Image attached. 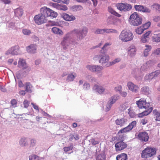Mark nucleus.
<instances>
[{
    "mask_svg": "<svg viewBox=\"0 0 160 160\" xmlns=\"http://www.w3.org/2000/svg\"><path fill=\"white\" fill-rule=\"evenodd\" d=\"M29 160H40L41 158L36 155H32L29 157Z\"/></svg>",
    "mask_w": 160,
    "mask_h": 160,
    "instance_id": "c03bdc74",
    "label": "nucleus"
},
{
    "mask_svg": "<svg viewBox=\"0 0 160 160\" xmlns=\"http://www.w3.org/2000/svg\"><path fill=\"white\" fill-rule=\"evenodd\" d=\"M134 7L137 11L145 13H150L151 12L150 9L142 5H134Z\"/></svg>",
    "mask_w": 160,
    "mask_h": 160,
    "instance_id": "2eb2a0df",
    "label": "nucleus"
},
{
    "mask_svg": "<svg viewBox=\"0 0 160 160\" xmlns=\"http://www.w3.org/2000/svg\"><path fill=\"white\" fill-rule=\"evenodd\" d=\"M151 73L153 78L154 77H157L159 74H160V70H158Z\"/></svg>",
    "mask_w": 160,
    "mask_h": 160,
    "instance_id": "3c124183",
    "label": "nucleus"
},
{
    "mask_svg": "<svg viewBox=\"0 0 160 160\" xmlns=\"http://www.w3.org/2000/svg\"><path fill=\"white\" fill-rule=\"evenodd\" d=\"M19 53V47L17 45L12 47L7 52V54H11L12 55H17Z\"/></svg>",
    "mask_w": 160,
    "mask_h": 160,
    "instance_id": "f3484780",
    "label": "nucleus"
},
{
    "mask_svg": "<svg viewBox=\"0 0 160 160\" xmlns=\"http://www.w3.org/2000/svg\"><path fill=\"white\" fill-rule=\"evenodd\" d=\"M110 102L109 101H108L107 104L106 105V111L107 112L108 111H109L112 107L113 103H111V102Z\"/></svg>",
    "mask_w": 160,
    "mask_h": 160,
    "instance_id": "de8ad7c7",
    "label": "nucleus"
},
{
    "mask_svg": "<svg viewBox=\"0 0 160 160\" xmlns=\"http://www.w3.org/2000/svg\"><path fill=\"white\" fill-rule=\"evenodd\" d=\"M11 107L12 108H15L17 106V101L15 99H13L11 101Z\"/></svg>",
    "mask_w": 160,
    "mask_h": 160,
    "instance_id": "13d9d810",
    "label": "nucleus"
},
{
    "mask_svg": "<svg viewBox=\"0 0 160 160\" xmlns=\"http://www.w3.org/2000/svg\"><path fill=\"white\" fill-rule=\"evenodd\" d=\"M68 23L66 22L61 21H52L51 22V24L52 26H61L62 24L63 23Z\"/></svg>",
    "mask_w": 160,
    "mask_h": 160,
    "instance_id": "4c0bfd02",
    "label": "nucleus"
},
{
    "mask_svg": "<svg viewBox=\"0 0 160 160\" xmlns=\"http://www.w3.org/2000/svg\"><path fill=\"white\" fill-rule=\"evenodd\" d=\"M73 148V146L71 145L69 147H64L63 148V150L65 152H68L69 151L72 150Z\"/></svg>",
    "mask_w": 160,
    "mask_h": 160,
    "instance_id": "680f3d73",
    "label": "nucleus"
},
{
    "mask_svg": "<svg viewBox=\"0 0 160 160\" xmlns=\"http://www.w3.org/2000/svg\"><path fill=\"white\" fill-rule=\"evenodd\" d=\"M96 160H105V157L103 155H99L97 157Z\"/></svg>",
    "mask_w": 160,
    "mask_h": 160,
    "instance_id": "bf43d9fd",
    "label": "nucleus"
},
{
    "mask_svg": "<svg viewBox=\"0 0 160 160\" xmlns=\"http://www.w3.org/2000/svg\"><path fill=\"white\" fill-rule=\"evenodd\" d=\"M156 153V151L154 149L148 147L142 151V157L145 158L151 157L155 155Z\"/></svg>",
    "mask_w": 160,
    "mask_h": 160,
    "instance_id": "1a4fd4ad",
    "label": "nucleus"
},
{
    "mask_svg": "<svg viewBox=\"0 0 160 160\" xmlns=\"http://www.w3.org/2000/svg\"><path fill=\"white\" fill-rule=\"evenodd\" d=\"M111 44L112 43L111 42L106 43L103 46L102 48V50L101 51V52H104L107 50L109 47L111 46Z\"/></svg>",
    "mask_w": 160,
    "mask_h": 160,
    "instance_id": "f704fd0d",
    "label": "nucleus"
},
{
    "mask_svg": "<svg viewBox=\"0 0 160 160\" xmlns=\"http://www.w3.org/2000/svg\"><path fill=\"white\" fill-rule=\"evenodd\" d=\"M128 113L131 118H133L135 116V114L133 111L132 108L131 107L128 109Z\"/></svg>",
    "mask_w": 160,
    "mask_h": 160,
    "instance_id": "49530a36",
    "label": "nucleus"
},
{
    "mask_svg": "<svg viewBox=\"0 0 160 160\" xmlns=\"http://www.w3.org/2000/svg\"><path fill=\"white\" fill-rule=\"evenodd\" d=\"M104 33L106 32L108 33H117L118 32L117 30L113 29L105 28L104 29Z\"/></svg>",
    "mask_w": 160,
    "mask_h": 160,
    "instance_id": "a19ab883",
    "label": "nucleus"
},
{
    "mask_svg": "<svg viewBox=\"0 0 160 160\" xmlns=\"http://www.w3.org/2000/svg\"><path fill=\"white\" fill-rule=\"evenodd\" d=\"M34 19L35 22L38 25L46 23L48 20L40 13L35 15Z\"/></svg>",
    "mask_w": 160,
    "mask_h": 160,
    "instance_id": "f8f14e48",
    "label": "nucleus"
},
{
    "mask_svg": "<svg viewBox=\"0 0 160 160\" xmlns=\"http://www.w3.org/2000/svg\"><path fill=\"white\" fill-rule=\"evenodd\" d=\"M15 15L17 17H21L23 14V10L21 8H18L14 10Z\"/></svg>",
    "mask_w": 160,
    "mask_h": 160,
    "instance_id": "c756f323",
    "label": "nucleus"
},
{
    "mask_svg": "<svg viewBox=\"0 0 160 160\" xmlns=\"http://www.w3.org/2000/svg\"><path fill=\"white\" fill-rule=\"evenodd\" d=\"M136 103L140 108H143L146 110L138 114V116L139 117L141 118L143 116L148 115L152 110V107H150V103L147 102L146 100L144 99H140L139 101H136Z\"/></svg>",
    "mask_w": 160,
    "mask_h": 160,
    "instance_id": "f257e3e1",
    "label": "nucleus"
},
{
    "mask_svg": "<svg viewBox=\"0 0 160 160\" xmlns=\"http://www.w3.org/2000/svg\"><path fill=\"white\" fill-rule=\"evenodd\" d=\"M61 17L65 21H72L76 19L75 17L72 15H69L66 13H63L61 15Z\"/></svg>",
    "mask_w": 160,
    "mask_h": 160,
    "instance_id": "5701e85b",
    "label": "nucleus"
},
{
    "mask_svg": "<svg viewBox=\"0 0 160 160\" xmlns=\"http://www.w3.org/2000/svg\"><path fill=\"white\" fill-rule=\"evenodd\" d=\"M129 106L128 103L126 102L120 105L119 107V109L120 111H122L126 110Z\"/></svg>",
    "mask_w": 160,
    "mask_h": 160,
    "instance_id": "c9c22d12",
    "label": "nucleus"
},
{
    "mask_svg": "<svg viewBox=\"0 0 160 160\" xmlns=\"http://www.w3.org/2000/svg\"><path fill=\"white\" fill-rule=\"evenodd\" d=\"M145 48L144 51V55L145 57H146L148 56V52L151 50L152 48L151 46H149L148 45H145Z\"/></svg>",
    "mask_w": 160,
    "mask_h": 160,
    "instance_id": "473e14b6",
    "label": "nucleus"
},
{
    "mask_svg": "<svg viewBox=\"0 0 160 160\" xmlns=\"http://www.w3.org/2000/svg\"><path fill=\"white\" fill-rule=\"evenodd\" d=\"M90 88V85L89 83L85 82L83 85V88L85 90H88Z\"/></svg>",
    "mask_w": 160,
    "mask_h": 160,
    "instance_id": "5fc2aeb1",
    "label": "nucleus"
},
{
    "mask_svg": "<svg viewBox=\"0 0 160 160\" xmlns=\"http://www.w3.org/2000/svg\"><path fill=\"white\" fill-rule=\"evenodd\" d=\"M22 32L24 35H28L31 33L30 30L27 29H23L22 30Z\"/></svg>",
    "mask_w": 160,
    "mask_h": 160,
    "instance_id": "8fccbe9b",
    "label": "nucleus"
},
{
    "mask_svg": "<svg viewBox=\"0 0 160 160\" xmlns=\"http://www.w3.org/2000/svg\"><path fill=\"white\" fill-rule=\"evenodd\" d=\"M76 76V74H74V75L72 73H70L68 75L67 80L68 81H73Z\"/></svg>",
    "mask_w": 160,
    "mask_h": 160,
    "instance_id": "ea45409f",
    "label": "nucleus"
},
{
    "mask_svg": "<svg viewBox=\"0 0 160 160\" xmlns=\"http://www.w3.org/2000/svg\"><path fill=\"white\" fill-rule=\"evenodd\" d=\"M18 66L19 68L25 69L27 68L26 61L22 58H20L18 61Z\"/></svg>",
    "mask_w": 160,
    "mask_h": 160,
    "instance_id": "a878e982",
    "label": "nucleus"
},
{
    "mask_svg": "<svg viewBox=\"0 0 160 160\" xmlns=\"http://www.w3.org/2000/svg\"><path fill=\"white\" fill-rule=\"evenodd\" d=\"M50 5L53 8L59 10L66 11L68 10L67 7L64 5L60 4L57 3H54L53 2L50 3Z\"/></svg>",
    "mask_w": 160,
    "mask_h": 160,
    "instance_id": "a211bd4d",
    "label": "nucleus"
},
{
    "mask_svg": "<svg viewBox=\"0 0 160 160\" xmlns=\"http://www.w3.org/2000/svg\"><path fill=\"white\" fill-rule=\"evenodd\" d=\"M32 86L30 83H27L26 84V91L27 92H32Z\"/></svg>",
    "mask_w": 160,
    "mask_h": 160,
    "instance_id": "a18cd8bd",
    "label": "nucleus"
},
{
    "mask_svg": "<svg viewBox=\"0 0 160 160\" xmlns=\"http://www.w3.org/2000/svg\"><path fill=\"white\" fill-rule=\"evenodd\" d=\"M153 20L155 22H158L160 20V17L159 16H156L153 17Z\"/></svg>",
    "mask_w": 160,
    "mask_h": 160,
    "instance_id": "774afa93",
    "label": "nucleus"
},
{
    "mask_svg": "<svg viewBox=\"0 0 160 160\" xmlns=\"http://www.w3.org/2000/svg\"><path fill=\"white\" fill-rule=\"evenodd\" d=\"M87 32L88 29L85 27L75 29L72 31V33L76 35L77 40L78 41H81L86 36Z\"/></svg>",
    "mask_w": 160,
    "mask_h": 160,
    "instance_id": "39448f33",
    "label": "nucleus"
},
{
    "mask_svg": "<svg viewBox=\"0 0 160 160\" xmlns=\"http://www.w3.org/2000/svg\"><path fill=\"white\" fill-rule=\"evenodd\" d=\"M95 33L97 34L104 33V29H98L95 31Z\"/></svg>",
    "mask_w": 160,
    "mask_h": 160,
    "instance_id": "603ef678",
    "label": "nucleus"
},
{
    "mask_svg": "<svg viewBox=\"0 0 160 160\" xmlns=\"http://www.w3.org/2000/svg\"><path fill=\"white\" fill-rule=\"evenodd\" d=\"M151 8L154 10L160 12V5L158 3H155L151 6Z\"/></svg>",
    "mask_w": 160,
    "mask_h": 160,
    "instance_id": "79ce46f5",
    "label": "nucleus"
},
{
    "mask_svg": "<svg viewBox=\"0 0 160 160\" xmlns=\"http://www.w3.org/2000/svg\"><path fill=\"white\" fill-rule=\"evenodd\" d=\"M29 102L27 100H25L23 102L24 107L25 108H27L29 105Z\"/></svg>",
    "mask_w": 160,
    "mask_h": 160,
    "instance_id": "052dcab7",
    "label": "nucleus"
},
{
    "mask_svg": "<svg viewBox=\"0 0 160 160\" xmlns=\"http://www.w3.org/2000/svg\"><path fill=\"white\" fill-rule=\"evenodd\" d=\"M93 59L95 60H98V62L102 64V65H104L105 67H108V62L110 59L109 56L107 54H99L95 56Z\"/></svg>",
    "mask_w": 160,
    "mask_h": 160,
    "instance_id": "423d86ee",
    "label": "nucleus"
},
{
    "mask_svg": "<svg viewBox=\"0 0 160 160\" xmlns=\"http://www.w3.org/2000/svg\"><path fill=\"white\" fill-rule=\"evenodd\" d=\"M127 155L124 153L118 155L116 157L117 160H127Z\"/></svg>",
    "mask_w": 160,
    "mask_h": 160,
    "instance_id": "7c9ffc66",
    "label": "nucleus"
},
{
    "mask_svg": "<svg viewBox=\"0 0 160 160\" xmlns=\"http://www.w3.org/2000/svg\"><path fill=\"white\" fill-rule=\"evenodd\" d=\"M106 22L108 25H116L117 23L116 18L114 16H110L108 17Z\"/></svg>",
    "mask_w": 160,
    "mask_h": 160,
    "instance_id": "393cba45",
    "label": "nucleus"
},
{
    "mask_svg": "<svg viewBox=\"0 0 160 160\" xmlns=\"http://www.w3.org/2000/svg\"><path fill=\"white\" fill-rule=\"evenodd\" d=\"M116 150L117 151L123 150L126 148L127 145L123 141H120L116 143L115 145Z\"/></svg>",
    "mask_w": 160,
    "mask_h": 160,
    "instance_id": "aec40b11",
    "label": "nucleus"
},
{
    "mask_svg": "<svg viewBox=\"0 0 160 160\" xmlns=\"http://www.w3.org/2000/svg\"><path fill=\"white\" fill-rule=\"evenodd\" d=\"M52 31L55 34L62 35L63 33L61 30L56 27H54L52 29Z\"/></svg>",
    "mask_w": 160,
    "mask_h": 160,
    "instance_id": "c85d7f7f",
    "label": "nucleus"
},
{
    "mask_svg": "<svg viewBox=\"0 0 160 160\" xmlns=\"http://www.w3.org/2000/svg\"><path fill=\"white\" fill-rule=\"evenodd\" d=\"M151 25V22H148L147 23H145L144 24H143L142 25V26L143 27V28L145 30L148 28Z\"/></svg>",
    "mask_w": 160,
    "mask_h": 160,
    "instance_id": "864d4df0",
    "label": "nucleus"
},
{
    "mask_svg": "<svg viewBox=\"0 0 160 160\" xmlns=\"http://www.w3.org/2000/svg\"><path fill=\"white\" fill-rule=\"evenodd\" d=\"M127 122L128 120L127 118L124 117L116 119L115 121V122L117 125H118L120 127H122L127 123Z\"/></svg>",
    "mask_w": 160,
    "mask_h": 160,
    "instance_id": "b1692460",
    "label": "nucleus"
},
{
    "mask_svg": "<svg viewBox=\"0 0 160 160\" xmlns=\"http://www.w3.org/2000/svg\"><path fill=\"white\" fill-rule=\"evenodd\" d=\"M93 91L98 94L102 95L105 92V87L102 85L95 84L92 88Z\"/></svg>",
    "mask_w": 160,
    "mask_h": 160,
    "instance_id": "ddd939ff",
    "label": "nucleus"
},
{
    "mask_svg": "<svg viewBox=\"0 0 160 160\" xmlns=\"http://www.w3.org/2000/svg\"><path fill=\"white\" fill-rule=\"evenodd\" d=\"M19 144L21 147H25L27 145V142L25 138H21L19 141Z\"/></svg>",
    "mask_w": 160,
    "mask_h": 160,
    "instance_id": "72a5a7b5",
    "label": "nucleus"
},
{
    "mask_svg": "<svg viewBox=\"0 0 160 160\" xmlns=\"http://www.w3.org/2000/svg\"><path fill=\"white\" fill-rule=\"evenodd\" d=\"M86 78L90 81H95V78L91 75L87 76Z\"/></svg>",
    "mask_w": 160,
    "mask_h": 160,
    "instance_id": "69168bd1",
    "label": "nucleus"
},
{
    "mask_svg": "<svg viewBox=\"0 0 160 160\" xmlns=\"http://www.w3.org/2000/svg\"><path fill=\"white\" fill-rule=\"evenodd\" d=\"M108 11L111 14L118 17H120L121 15L119 14L118 13L115 12L111 8H108Z\"/></svg>",
    "mask_w": 160,
    "mask_h": 160,
    "instance_id": "37998d69",
    "label": "nucleus"
},
{
    "mask_svg": "<svg viewBox=\"0 0 160 160\" xmlns=\"http://www.w3.org/2000/svg\"><path fill=\"white\" fill-rule=\"evenodd\" d=\"M138 138L142 141L147 142L148 140L149 136L147 132H141L139 133L138 135Z\"/></svg>",
    "mask_w": 160,
    "mask_h": 160,
    "instance_id": "412c9836",
    "label": "nucleus"
},
{
    "mask_svg": "<svg viewBox=\"0 0 160 160\" xmlns=\"http://www.w3.org/2000/svg\"><path fill=\"white\" fill-rule=\"evenodd\" d=\"M119 96L118 95H114L111 97L109 100L110 102L113 103H114L118 99Z\"/></svg>",
    "mask_w": 160,
    "mask_h": 160,
    "instance_id": "e433bc0d",
    "label": "nucleus"
},
{
    "mask_svg": "<svg viewBox=\"0 0 160 160\" xmlns=\"http://www.w3.org/2000/svg\"><path fill=\"white\" fill-rule=\"evenodd\" d=\"M86 68L90 71L94 72H96L98 77L102 76V71L103 67L101 66L94 65H88L86 66Z\"/></svg>",
    "mask_w": 160,
    "mask_h": 160,
    "instance_id": "0eeeda50",
    "label": "nucleus"
},
{
    "mask_svg": "<svg viewBox=\"0 0 160 160\" xmlns=\"http://www.w3.org/2000/svg\"><path fill=\"white\" fill-rule=\"evenodd\" d=\"M141 41L143 43H145L148 41V39L145 38V37L142 35L140 38Z\"/></svg>",
    "mask_w": 160,
    "mask_h": 160,
    "instance_id": "e2e57ef3",
    "label": "nucleus"
},
{
    "mask_svg": "<svg viewBox=\"0 0 160 160\" xmlns=\"http://www.w3.org/2000/svg\"><path fill=\"white\" fill-rule=\"evenodd\" d=\"M134 35L129 30H122L119 36V39L122 42H127L131 41L133 38Z\"/></svg>",
    "mask_w": 160,
    "mask_h": 160,
    "instance_id": "7ed1b4c3",
    "label": "nucleus"
},
{
    "mask_svg": "<svg viewBox=\"0 0 160 160\" xmlns=\"http://www.w3.org/2000/svg\"><path fill=\"white\" fill-rule=\"evenodd\" d=\"M137 122L135 121H133L129 124L127 127L120 130L118 132V134L124 133L129 132L136 125Z\"/></svg>",
    "mask_w": 160,
    "mask_h": 160,
    "instance_id": "9b49d317",
    "label": "nucleus"
},
{
    "mask_svg": "<svg viewBox=\"0 0 160 160\" xmlns=\"http://www.w3.org/2000/svg\"><path fill=\"white\" fill-rule=\"evenodd\" d=\"M137 49L135 46L131 45L128 48V54L130 57H133L136 54Z\"/></svg>",
    "mask_w": 160,
    "mask_h": 160,
    "instance_id": "6ab92c4d",
    "label": "nucleus"
},
{
    "mask_svg": "<svg viewBox=\"0 0 160 160\" xmlns=\"http://www.w3.org/2000/svg\"><path fill=\"white\" fill-rule=\"evenodd\" d=\"M144 30H145L143 28V27L142 26L136 29L135 32L137 34L140 35L142 34Z\"/></svg>",
    "mask_w": 160,
    "mask_h": 160,
    "instance_id": "58836bf2",
    "label": "nucleus"
},
{
    "mask_svg": "<svg viewBox=\"0 0 160 160\" xmlns=\"http://www.w3.org/2000/svg\"><path fill=\"white\" fill-rule=\"evenodd\" d=\"M37 45L36 44H31L26 47L28 52L30 53H35L36 52Z\"/></svg>",
    "mask_w": 160,
    "mask_h": 160,
    "instance_id": "4be33fe9",
    "label": "nucleus"
},
{
    "mask_svg": "<svg viewBox=\"0 0 160 160\" xmlns=\"http://www.w3.org/2000/svg\"><path fill=\"white\" fill-rule=\"evenodd\" d=\"M129 20L132 25L135 26L141 24L142 22V19L137 12H134L130 16Z\"/></svg>",
    "mask_w": 160,
    "mask_h": 160,
    "instance_id": "6e6552de",
    "label": "nucleus"
},
{
    "mask_svg": "<svg viewBox=\"0 0 160 160\" xmlns=\"http://www.w3.org/2000/svg\"><path fill=\"white\" fill-rule=\"evenodd\" d=\"M152 38L153 42H160V32H159V31H154Z\"/></svg>",
    "mask_w": 160,
    "mask_h": 160,
    "instance_id": "bb28decb",
    "label": "nucleus"
},
{
    "mask_svg": "<svg viewBox=\"0 0 160 160\" xmlns=\"http://www.w3.org/2000/svg\"><path fill=\"white\" fill-rule=\"evenodd\" d=\"M154 53L156 55L160 56V48L155 50L154 51Z\"/></svg>",
    "mask_w": 160,
    "mask_h": 160,
    "instance_id": "338daca9",
    "label": "nucleus"
},
{
    "mask_svg": "<svg viewBox=\"0 0 160 160\" xmlns=\"http://www.w3.org/2000/svg\"><path fill=\"white\" fill-rule=\"evenodd\" d=\"M155 63V61L153 60H151L147 62L141 66L140 71L141 72H143L147 71L151 66Z\"/></svg>",
    "mask_w": 160,
    "mask_h": 160,
    "instance_id": "4468645a",
    "label": "nucleus"
},
{
    "mask_svg": "<svg viewBox=\"0 0 160 160\" xmlns=\"http://www.w3.org/2000/svg\"><path fill=\"white\" fill-rule=\"evenodd\" d=\"M118 9L121 11L126 12L130 10L132 8L131 5L127 3H120L116 5Z\"/></svg>",
    "mask_w": 160,
    "mask_h": 160,
    "instance_id": "9d476101",
    "label": "nucleus"
},
{
    "mask_svg": "<svg viewBox=\"0 0 160 160\" xmlns=\"http://www.w3.org/2000/svg\"><path fill=\"white\" fill-rule=\"evenodd\" d=\"M40 11L41 14L47 19L49 17L52 18H56L58 15L57 12L46 7H42L40 9Z\"/></svg>",
    "mask_w": 160,
    "mask_h": 160,
    "instance_id": "20e7f679",
    "label": "nucleus"
},
{
    "mask_svg": "<svg viewBox=\"0 0 160 160\" xmlns=\"http://www.w3.org/2000/svg\"><path fill=\"white\" fill-rule=\"evenodd\" d=\"M52 1L58 2H62L63 3L68 4L69 2V0H52Z\"/></svg>",
    "mask_w": 160,
    "mask_h": 160,
    "instance_id": "4d7b16f0",
    "label": "nucleus"
},
{
    "mask_svg": "<svg viewBox=\"0 0 160 160\" xmlns=\"http://www.w3.org/2000/svg\"><path fill=\"white\" fill-rule=\"evenodd\" d=\"M151 33V31H148V32L146 33L145 34H144L143 36H144L145 38H148L149 39V38L150 35V34Z\"/></svg>",
    "mask_w": 160,
    "mask_h": 160,
    "instance_id": "0e129e2a",
    "label": "nucleus"
},
{
    "mask_svg": "<svg viewBox=\"0 0 160 160\" xmlns=\"http://www.w3.org/2000/svg\"><path fill=\"white\" fill-rule=\"evenodd\" d=\"M121 61V58H115L112 61L110 62H108V66L109 67L112 66L118 62H120Z\"/></svg>",
    "mask_w": 160,
    "mask_h": 160,
    "instance_id": "2f4dec72",
    "label": "nucleus"
},
{
    "mask_svg": "<svg viewBox=\"0 0 160 160\" xmlns=\"http://www.w3.org/2000/svg\"><path fill=\"white\" fill-rule=\"evenodd\" d=\"M142 93L146 95L149 94L151 93V89L147 86L142 87L141 89Z\"/></svg>",
    "mask_w": 160,
    "mask_h": 160,
    "instance_id": "cd10ccee",
    "label": "nucleus"
},
{
    "mask_svg": "<svg viewBox=\"0 0 160 160\" xmlns=\"http://www.w3.org/2000/svg\"><path fill=\"white\" fill-rule=\"evenodd\" d=\"M72 32H68L66 34L63 38L61 44L63 48L66 50L71 45H77L78 43L75 41H72L71 37Z\"/></svg>",
    "mask_w": 160,
    "mask_h": 160,
    "instance_id": "f03ea898",
    "label": "nucleus"
},
{
    "mask_svg": "<svg viewBox=\"0 0 160 160\" xmlns=\"http://www.w3.org/2000/svg\"><path fill=\"white\" fill-rule=\"evenodd\" d=\"M144 78L145 79L147 80H149L153 78V77H152V73L148 74H147L145 76Z\"/></svg>",
    "mask_w": 160,
    "mask_h": 160,
    "instance_id": "6e6d98bb",
    "label": "nucleus"
},
{
    "mask_svg": "<svg viewBox=\"0 0 160 160\" xmlns=\"http://www.w3.org/2000/svg\"><path fill=\"white\" fill-rule=\"evenodd\" d=\"M127 86L129 90L132 92L137 93L138 92L139 89L138 85L134 84L132 82H129L127 83Z\"/></svg>",
    "mask_w": 160,
    "mask_h": 160,
    "instance_id": "dca6fc26",
    "label": "nucleus"
},
{
    "mask_svg": "<svg viewBox=\"0 0 160 160\" xmlns=\"http://www.w3.org/2000/svg\"><path fill=\"white\" fill-rule=\"evenodd\" d=\"M72 8L74 10L79 11L82 9V7L81 5H75L73 6Z\"/></svg>",
    "mask_w": 160,
    "mask_h": 160,
    "instance_id": "09e8293b",
    "label": "nucleus"
}]
</instances>
